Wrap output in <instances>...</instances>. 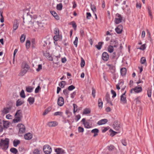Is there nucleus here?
Segmentation results:
<instances>
[{
  "label": "nucleus",
  "mask_w": 154,
  "mask_h": 154,
  "mask_svg": "<svg viewBox=\"0 0 154 154\" xmlns=\"http://www.w3.org/2000/svg\"><path fill=\"white\" fill-rule=\"evenodd\" d=\"M32 22V25L30 27H32L33 28H35L36 30L41 29L44 27V24L42 22V20H39L38 18L35 19Z\"/></svg>",
  "instance_id": "f257e3e1"
},
{
  "label": "nucleus",
  "mask_w": 154,
  "mask_h": 154,
  "mask_svg": "<svg viewBox=\"0 0 154 154\" xmlns=\"http://www.w3.org/2000/svg\"><path fill=\"white\" fill-rule=\"evenodd\" d=\"M35 17H37L36 16H35V17L32 18V16L31 15L27 14L23 17V23H26L28 26V27L29 28L31 26V25L33 22L32 21H34L35 19Z\"/></svg>",
  "instance_id": "f03ea898"
},
{
  "label": "nucleus",
  "mask_w": 154,
  "mask_h": 154,
  "mask_svg": "<svg viewBox=\"0 0 154 154\" xmlns=\"http://www.w3.org/2000/svg\"><path fill=\"white\" fill-rule=\"evenodd\" d=\"M21 67V71L18 75L20 76H23L26 73L29 68L28 65L25 62H23L22 63Z\"/></svg>",
  "instance_id": "7ed1b4c3"
},
{
  "label": "nucleus",
  "mask_w": 154,
  "mask_h": 154,
  "mask_svg": "<svg viewBox=\"0 0 154 154\" xmlns=\"http://www.w3.org/2000/svg\"><path fill=\"white\" fill-rule=\"evenodd\" d=\"M9 140L5 138V140L1 139L0 142V147L3 149L6 150L8 147Z\"/></svg>",
  "instance_id": "20e7f679"
},
{
  "label": "nucleus",
  "mask_w": 154,
  "mask_h": 154,
  "mask_svg": "<svg viewBox=\"0 0 154 154\" xmlns=\"http://www.w3.org/2000/svg\"><path fill=\"white\" fill-rule=\"evenodd\" d=\"M15 118L13 120V122L15 123H17L20 121L22 117V111L21 110H18L15 115Z\"/></svg>",
  "instance_id": "39448f33"
},
{
  "label": "nucleus",
  "mask_w": 154,
  "mask_h": 154,
  "mask_svg": "<svg viewBox=\"0 0 154 154\" xmlns=\"http://www.w3.org/2000/svg\"><path fill=\"white\" fill-rule=\"evenodd\" d=\"M19 129V134H22L25 132L26 128L25 126L22 124H19L17 125Z\"/></svg>",
  "instance_id": "423d86ee"
},
{
  "label": "nucleus",
  "mask_w": 154,
  "mask_h": 154,
  "mask_svg": "<svg viewBox=\"0 0 154 154\" xmlns=\"http://www.w3.org/2000/svg\"><path fill=\"white\" fill-rule=\"evenodd\" d=\"M113 127L114 129L117 131H120L121 129L120 123L117 121L114 122L113 125Z\"/></svg>",
  "instance_id": "0eeeda50"
},
{
  "label": "nucleus",
  "mask_w": 154,
  "mask_h": 154,
  "mask_svg": "<svg viewBox=\"0 0 154 154\" xmlns=\"http://www.w3.org/2000/svg\"><path fill=\"white\" fill-rule=\"evenodd\" d=\"M43 150L46 154H50L52 151L51 147L48 145H45L44 146Z\"/></svg>",
  "instance_id": "6e6552de"
},
{
  "label": "nucleus",
  "mask_w": 154,
  "mask_h": 154,
  "mask_svg": "<svg viewBox=\"0 0 154 154\" xmlns=\"http://www.w3.org/2000/svg\"><path fill=\"white\" fill-rule=\"evenodd\" d=\"M116 17L115 18L114 22L116 24H118L122 22V17L119 14L116 15Z\"/></svg>",
  "instance_id": "1a4fd4ad"
},
{
  "label": "nucleus",
  "mask_w": 154,
  "mask_h": 154,
  "mask_svg": "<svg viewBox=\"0 0 154 154\" xmlns=\"http://www.w3.org/2000/svg\"><path fill=\"white\" fill-rule=\"evenodd\" d=\"M106 100L108 104V105L112 106L114 105L110 100L109 94L108 93L106 94Z\"/></svg>",
  "instance_id": "9d476101"
},
{
  "label": "nucleus",
  "mask_w": 154,
  "mask_h": 154,
  "mask_svg": "<svg viewBox=\"0 0 154 154\" xmlns=\"http://www.w3.org/2000/svg\"><path fill=\"white\" fill-rule=\"evenodd\" d=\"M11 106H7L4 107L2 110V113L4 114H6L9 113L11 110Z\"/></svg>",
  "instance_id": "9b49d317"
},
{
  "label": "nucleus",
  "mask_w": 154,
  "mask_h": 154,
  "mask_svg": "<svg viewBox=\"0 0 154 154\" xmlns=\"http://www.w3.org/2000/svg\"><path fill=\"white\" fill-rule=\"evenodd\" d=\"M58 123L56 121H51L47 123L49 127H54L57 126Z\"/></svg>",
  "instance_id": "f8f14e48"
},
{
  "label": "nucleus",
  "mask_w": 154,
  "mask_h": 154,
  "mask_svg": "<svg viewBox=\"0 0 154 154\" xmlns=\"http://www.w3.org/2000/svg\"><path fill=\"white\" fill-rule=\"evenodd\" d=\"M43 55L49 60L51 61L52 60V58L50 56L49 52L47 51H46L45 53H43Z\"/></svg>",
  "instance_id": "ddd939ff"
},
{
  "label": "nucleus",
  "mask_w": 154,
  "mask_h": 154,
  "mask_svg": "<svg viewBox=\"0 0 154 154\" xmlns=\"http://www.w3.org/2000/svg\"><path fill=\"white\" fill-rule=\"evenodd\" d=\"M123 29V27L122 25H119L115 29L116 32L118 34H120L122 33Z\"/></svg>",
  "instance_id": "4468645a"
},
{
  "label": "nucleus",
  "mask_w": 154,
  "mask_h": 154,
  "mask_svg": "<svg viewBox=\"0 0 154 154\" xmlns=\"http://www.w3.org/2000/svg\"><path fill=\"white\" fill-rule=\"evenodd\" d=\"M134 91L136 93H139L142 91V88L141 87H135L134 88L131 89V92L132 93L133 91Z\"/></svg>",
  "instance_id": "2eb2a0df"
},
{
  "label": "nucleus",
  "mask_w": 154,
  "mask_h": 154,
  "mask_svg": "<svg viewBox=\"0 0 154 154\" xmlns=\"http://www.w3.org/2000/svg\"><path fill=\"white\" fill-rule=\"evenodd\" d=\"M109 57V56L108 53L106 52H103L102 55V59L104 61H107Z\"/></svg>",
  "instance_id": "dca6fc26"
},
{
  "label": "nucleus",
  "mask_w": 154,
  "mask_h": 154,
  "mask_svg": "<svg viewBox=\"0 0 154 154\" xmlns=\"http://www.w3.org/2000/svg\"><path fill=\"white\" fill-rule=\"evenodd\" d=\"M64 100L62 97H59L57 100V104L59 106H62L64 103Z\"/></svg>",
  "instance_id": "f3484780"
},
{
  "label": "nucleus",
  "mask_w": 154,
  "mask_h": 154,
  "mask_svg": "<svg viewBox=\"0 0 154 154\" xmlns=\"http://www.w3.org/2000/svg\"><path fill=\"white\" fill-rule=\"evenodd\" d=\"M108 122V120L106 119H102L98 121L97 123V124L100 125L106 124Z\"/></svg>",
  "instance_id": "a211bd4d"
},
{
  "label": "nucleus",
  "mask_w": 154,
  "mask_h": 154,
  "mask_svg": "<svg viewBox=\"0 0 154 154\" xmlns=\"http://www.w3.org/2000/svg\"><path fill=\"white\" fill-rule=\"evenodd\" d=\"M85 127L87 128H90L91 127L92 125L90 124V121H86V122L84 123Z\"/></svg>",
  "instance_id": "6ab92c4d"
},
{
  "label": "nucleus",
  "mask_w": 154,
  "mask_h": 154,
  "mask_svg": "<svg viewBox=\"0 0 154 154\" xmlns=\"http://www.w3.org/2000/svg\"><path fill=\"white\" fill-rule=\"evenodd\" d=\"M25 139L26 140H29L32 137V135L30 133H28L24 135Z\"/></svg>",
  "instance_id": "aec40b11"
},
{
  "label": "nucleus",
  "mask_w": 154,
  "mask_h": 154,
  "mask_svg": "<svg viewBox=\"0 0 154 154\" xmlns=\"http://www.w3.org/2000/svg\"><path fill=\"white\" fill-rule=\"evenodd\" d=\"M18 26V23H17V20H15L14 22L13 29V32H14L17 29Z\"/></svg>",
  "instance_id": "412c9836"
},
{
  "label": "nucleus",
  "mask_w": 154,
  "mask_h": 154,
  "mask_svg": "<svg viewBox=\"0 0 154 154\" xmlns=\"http://www.w3.org/2000/svg\"><path fill=\"white\" fill-rule=\"evenodd\" d=\"M50 12L51 14L54 17V18L57 20L59 19V17L57 15V13L54 11H51Z\"/></svg>",
  "instance_id": "4be33fe9"
},
{
  "label": "nucleus",
  "mask_w": 154,
  "mask_h": 154,
  "mask_svg": "<svg viewBox=\"0 0 154 154\" xmlns=\"http://www.w3.org/2000/svg\"><path fill=\"white\" fill-rule=\"evenodd\" d=\"M55 151L56 152V154H62L63 153L64 150L61 148H58L56 149Z\"/></svg>",
  "instance_id": "5701e85b"
},
{
  "label": "nucleus",
  "mask_w": 154,
  "mask_h": 154,
  "mask_svg": "<svg viewBox=\"0 0 154 154\" xmlns=\"http://www.w3.org/2000/svg\"><path fill=\"white\" fill-rule=\"evenodd\" d=\"M91 109L89 108H86L85 109L83 112V114L86 115L89 114L91 113Z\"/></svg>",
  "instance_id": "b1692460"
},
{
  "label": "nucleus",
  "mask_w": 154,
  "mask_h": 154,
  "mask_svg": "<svg viewBox=\"0 0 154 154\" xmlns=\"http://www.w3.org/2000/svg\"><path fill=\"white\" fill-rule=\"evenodd\" d=\"M127 72V69L125 68H123L120 70V72L121 75L122 76L125 75Z\"/></svg>",
  "instance_id": "393cba45"
},
{
  "label": "nucleus",
  "mask_w": 154,
  "mask_h": 154,
  "mask_svg": "<svg viewBox=\"0 0 154 154\" xmlns=\"http://www.w3.org/2000/svg\"><path fill=\"white\" fill-rule=\"evenodd\" d=\"M20 143V141L18 140H15L13 141V145L14 147H17Z\"/></svg>",
  "instance_id": "a878e982"
},
{
  "label": "nucleus",
  "mask_w": 154,
  "mask_h": 154,
  "mask_svg": "<svg viewBox=\"0 0 154 154\" xmlns=\"http://www.w3.org/2000/svg\"><path fill=\"white\" fill-rule=\"evenodd\" d=\"M103 43V42H98V44L96 45L95 46L98 50H100L102 48Z\"/></svg>",
  "instance_id": "bb28decb"
},
{
  "label": "nucleus",
  "mask_w": 154,
  "mask_h": 154,
  "mask_svg": "<svg viewBox=\"0 0 154 154\" xmlns=\"http://www.w3.org/2000/svg\"><path fill=\"white\" fill-rule=\"evenodd\" d=\"M23 101L21 99H18L16 102V106H20L23 103Z\"/></svg>",
  "instance_id": "cd10ccee"
},
{
  "label": "nucleus",
  "mask_w": 154,
  "mask_h": 154,
  "mask_svg": "<svg viewBox=\"0 0 154 154\" xmlns=\"http://www.w3.org/2000/svg\"><path fill=\"white\" fill-rule=\"evenodd\" d=\"M28 101L29 102L30 104L32 105L34 102V98L33 97H30L28 98Z\"/></svg>",
  "instance_id": "c85d7f7f"
},
{
  "label": "nucleus",
  "mask_w": 154,
  "mask_h": 154,
  "mask_svg": "<svg viewBox=\"0 0 154 154\" xmlns=\"http://www.w3.org/2000/svg\"><path fill=\"white\" fill-rule=\"evenodd\" d=\"M33 88L31 87L28 86L26 87V91L29 93H31L32 92Z\"/></svg>",
  "instance_id": "c756f323"
},
{
  "label": "nucleus",
  "mask_w": 154,
  "mask_h": 154,
  "mask_svg": "<svg viewBox=\"0 0 154 154\" xmlns=\"http://www.w3.org/2000/svg\"><path fill=\"white\" fill-rule=\"evenodd\" d=\"M121 101L123 103H125L126 101L125 96L121 95Z\"/></svg>",
  "instance_id": "7c9ffc66"
},
{
  "label": "nucleus",
  "mask_w": 154,
  "mask_h": 154,
  "mask_svg": "<svg viewBox=\"0 0 154 154\" xmlns=\"http://www.w3.org/2000/svg\"><path fill=\"white\" fill-rule=\"evenodd\" d=\"M51 109V108L50 107H48L46 109L44 112L43 113V115L45 116L48 114Z\"/></svg>",
  "instance_id": "2f4dec72"
},
{
  "label": "nucleus",
  "mask_w": 154,
  "mask_h": 154,
  "mask_svg": "<svg viewBox=\"0 0 154 154\" xmlns=\"http://www.w3.org/2000/svg\"><path fill=\"white\" fill-rule=\"evenodd\" d=\"M10 151L11 152L15 154H17L18 152L17 149L14 148H11L10 149Z\"/></svg>",
  "instance_id": "473e14b6"
},
{
  "label": "nucleus",
  "mask_w": 154,
  "mask_h": 154,
  "mask_svg": "<svg viewBox=\"0 0 154 154\" xmlns=\"http://www.w3.org/2000/svg\"><path fill=\"white\" fill-rule=\"evenodd\" d=\"M26 38V35L24 34L22 35L20 38V42L22 43H23L24 41Z\"/></svg>",
  "instance_id": "72a5a7b5"
},
{
  "label": "nucleus",
  "mask_w": 154,
  "mask_h": 154,
  "mask_svg": "<svg viewBox=\"0 0 154 154\" xmlns=\"http://www.w3.org/2000/svg\"><path fill=\"white\" fill-rule=\"evenodd\" d=\"M15 104V102L14 101L10 100L7 103V105L8 106H12Z\"/></svg>",
  "instance_id": "f704fd0d"
},
{
  "label": "nucleus",
  "mask_w": 154,
  "mask_h": 154,
  "mask_svg": "<svg viewBox=\"0 0 154 154\" xmlns=\"http://www.w3.org/2000/svg\"><path fill=\"white\" fill-rule=\"evenodd\" d=\"M3 126H4V128H8L9 127V123L8 122H7V121L4 122V121H3Z\"/></svg>",
  "instance_id": "c9c22d12"
},
{
  "label": "nucleus",
  "mask_w": 154,
  "mask_h": 154,
  "mask_svg": "<svg viewBox=\"0 0 154 154\" xmlns=\"http://www.w3.org/2000/svg\"><path fill=\"white\" fill-rule=\"evenodd\" d=\"M65 81H61L59 84V86L62 88H63L65 85Z\"/></svg>",
  "instance_id": "e433bc0d"
},
{
  "label": "nucleus",
  "mask_w": 154,
  "mask_h": 154,
  "mask_svg": "<svg viewBox=\"0 0 154 154\" xmlns=\"http://www.w3.org/2000/svg\"><path fill=\"white\" fill-rule=\"evenodd\" d=\"M63 114V112H55L54 114V116H62Z\"/></svg>",
  "instance_id": "4c0bfd02"
},
{
  "label": "nucleus",
  "mask_w": 154,
  "mask_h": 154,
  "mask_svg": "<svg viewBox=\"0 0 154 154\" xmlns=\"http://www.w3.org/2000/svg\"><path fill=\"white\" fill-rule=\"evenodd\" d=\"M63 6L61 3L57 4V9L58 10H61L62 9Z\"/></svg>",
  "instance_id": "58836bf2"
},
{
  "label": "nucleus",
  "mask_w": 154,
  "mask_h": 154,
  "mask_svg": "<svg viewBox=\"0 0 154 154\" xmlns=\"http://www.w3.org/2000/svg\"><path fill=\"white\" fill-rule=\"evenodd\" d=\"M67 116V117L69 118L72 115V113L69 110H66L65 112Z\"/></svg>",
  "instance_id": "ea45409f"
},
{
  "label": "nucleus",
  "mask_w": 154,
  "mask_h": 154,
  "mask_svg": "<svg viewBox=\"0 0 154 154\" xmlns=\"http://www.w3.org/2000/svg\"><path fill=\"white\" fill-rule=\"evenodd\" d=\"M107 149L110 151L112 150L114 148V146L113 145H110L107 147Z\"/></svg>",
  "instance_id": "a19ab883"
},
{
  "label": "nucleus",
  "mask_w": 154,
  "mask_h": 154,
  "mask_svg": "<svg viewBox=\"0 0 154 154\" xmlns=\"http://www.w3.org/2000/svg\"><path fill=\"white\" fill-rule=\"evenodd\" d=\"M70 23L71 24H72V27L74 28V29L75 30L76 28V24L75 22L74 21H73L71 22Z\"/></svg>",
  "instance_id": "79ce46f5"
},
{
  "label": "nucleus",
  "mask_w": 154,
  "mask_h": 154,
  "mask_svg": "<svg viewBox=\"0 0 154 154\" xmlns=\"http://www.w3.org/2000/svg\"><path fill=\"white\" fill-rule=\"evenodd\" d=\"M108 50L110 53H112L113 51V46L110 45L108 47Z\"/></svg>",
  "instance_id": "37998d69"
},
{
  "label": "nucleus",
  "mask_w": 154,
  "mask_h": 154,
  "mask_svg": "<svg viewBox=\"0 0 154 154\" xmlns=\"http://www.w3.org/2000/svg\"><path fill=\"white\" fill-rule=\"evenodd\" d=\"M81 66L82 67H83L85 65V61L81 57Z\"/></svg>",
  "instance_id": "c03bdc74"
},
{
  "label": "nucleus",
  "mask_w": 154,
  "mask_h": 154,
  "mask_svg": "<svg viewBox=\"0 0 154 154\" xmlns=\"http://www.w3.org/2000/svg\"><path fill=\"white\" fill-rule=\"evenodd\" d=\"M146 59L145 57H142L140 60V62L141 64H144L146 62Z\"/></svg>",
  "instance_id": "a18cd8bd"
},
{
  "label": "nucleus",
  "mask_w": 154,
  "mask_h": 154,
  "mask_svg": "<svg viewBox=\"0 0 154 154\" xmlns=\"http://www.w3.org/2000/svg\"><path fill=\"white\" fill-rule=\"evenodd\" d=\"M99 132V130L97 128L94 129L91 131V133L94 134L98 133Z\"/></svg>",
  "instance_id": "49530a36"
},
{
  "label": "nucleus",
  "mask_w": 154,
  "mask_h": 154,
  "mask_svg": "<svg viewBox=\"0 0 154 154\" xmlns=\"http://www.w3.org/2000/svg\"><path fill=\"white\" fill-rule=\"evenodd\" d=\"M75 87L72 85H71L68 88V91H71L75 88Z\"/></svg>",
  "instance_id": "de8ad7c7"
},
{
  "label": "nucleus",
  "mask_w": 154,
  "mask_h": 154,
  "mask_svg": "<svg viewBox=\"0 0 154 154\" xmlns=\"http://www.w3.org/2000/svg\"><path fill=\"white\" fill-rule=\"evenodd\" d=\"M69 92L68 91V90L67 89H64L63 91V93L64 94L66 97H68V95L69 94Z\"/></svg>",
  "instance_id": "09e8293b"
},
{
  "label": "nucleus",
  "mask_w": 154,
  "mask_h": 154,
  "mask_svg": "<svg viewBox=\"0 0 154 154\" xmlns=\"http://www.w3.org/2000/svg\"><path fill=\"white\" fill-rule=\"evenodd\" d=\"M30 42L29 40H27L26 42V47L27 48H29L30 46Z\"/></svg>",
  "instance_id": "8fccbe9b"
},
{
  "label": "nucleus",
  "mask_w": 154,
  "mask_h": 154,
  "mask_svg": "<svg viewBox=\"0 0 154 154\" xmlns=\"http://www.w3.org/2000/svg\"><path fill=\"white\" fill-rule=\"evenodd\" d=\"M20 96L21 97L23 98L25 97V95L24 93V91L23 90H22L20 93Z\"/></svg>",
  "instance_id": "3c124183"
},
{
  "label": "nucleus",
  "mask_w": 154,
  "mask_h": 154,
  "mask_svg": "<svg viewBox=\"0 0 154 154\" xmlns=\"http://www.w3.org/2000/svg\"><path fill=\"white\" fill-rule=\"evenodd\" d=\"M33 154H40V151L38 149H35L33 151Z\"/></svg>",
  "instance_id": "603ef678"
},
{
  "label": "nucleus",
  "mask_w": 154,
  "mask_h": 154,
  "mask_svg": "<svg viewBox=\"0 0 154 154\" xmlns=\"http://www.w3.org/2000/svg\"><path fill=\"white\" fill-rule=\"evenodd\" d=\"M54 33L57 35H59V30L57 28H55L54 30Z\"/></svg>",
  "instance_id": "864d4df0"
},
{
  "label": "nucleus",
  "mask_w": 154,
  "mask_h": 154,
  "mask_svg": "<svg viewBox=\"0 0 154 154\" xmlns=\"http://www.w3.org/2000/svg\"><path fill=\"white\" fill-rule=\"evenodd\" d=\"M148 10L149 15L151 17V19H152L153 17L152 16V12L150 10V8L148 7Z\"/></svg>",
  "instance_id": "5fc2aeb1"
},
{
  "label": "nucleus",
  "mask_w": 154,
  "mask_h": 154,
  "mask_svg": "<svg viewBox=\"0 0 154 154\" xmlns=\"http://www.w3.org/2000/svg\"><path fill=\"white\" fill-rule=\"evenodd\" d=\"M78 131L79 132H83L84 131V129L82 127L80 126L78 128Z\"/></svg>",
  "instance_id": "6e6d98bb"
},
{
  "label": "nucleus",
  "mask_w": 154,
  "mask_h": 154,
  "mask_svg": "<svg viewBox=\"0 0 154 154\" xmlns=\"http://www.w3.org/2000/svg\"><path fill=\"white\" fill-rule=\"evenodd\" d=\"M103 102L100 98H99L98 100V106H102Z\"/></svg>",
  "instance_id": "4d7b16f0"
},
{
  "label": "nucleus",
  "mask_w": 154,
  "mask_h": 154,
  "mask_svg": "<svg viewBox=\"0 0 154 154\" xmlns=\"http://www.w3.org/2000/svg\"><path fill=\"white\" fill-rule=\"evenodd\" d=\"M112 131L111 134V135L112 137L114 136L116 134V133L119 132V131H118L117 132H116L112 130Z\"/></svg>",
  "instance_id": "13d9d810"
},
{
  "label": "nucleus",
  "mask_w": 154,
  "mask_h": 154,
  "mask_svg": "<svg viewBox=\"0 0 154 154\" xmlns=\"http://www.w3.org/2000/svg\"><path fill=\"white\" fill-rule=\"evenodd\" d=\"M87 16L86 18L87 19H90V17H91V15L90 13L87 12L86 13Z\"/></svg>",
  "instance_id": "bf43d9fd"
},
{
  "label": "nucleus",
  "mask_w": 154,
  "mask_h": 154,
  "mask_svg": "<svg viewBox=\"0 0 154 154\" xmlns=\"http://www.w3.org/2000/svg\"><path fill=\"white\" fill-rule=\"evenodd\" d=\"M145 45V44L142 45L139 49L142 50H144L146 49Z\"/></svg>",
  "instance_id": "052dcab7"
},
{
  "label": "nucleus",
  "mask_w": 154,
  "mask_h": 154,
  "mask_svg": "<svg viewBox=\"0 0 154 154\" xmlns=\"http://www.w3.org/2000/svg\"><path fill=\"white\" fill-rule=\"evenodd\" d=\"M111 92L112 94L113 95L112 96V97L113 98L115 97L116 96V93L114 90H111Z\"/></svg>",
  "instance_id": "680f3d73"
},
{
  "label": "nucleus",
  "mask_w": 154,
  "mask_h": 154,
  "mask_svg": "<svg viewBox=\"0 0 154 154\" xmlns=\"http://www.w3.org/2000/svg\"><path fill=\"white\" fill-rule=\"evenodd\" d=\"M95 90L93 88H92V94L93 97L94 98L95 96Z\"/></svg>",
  "instance_id": "e2e57ef3"
},
{
  "label": "nucleus",
  "mask_w": 154,
  "mask_h": 154,
  "mask_svg": "<svg viewBox=\"0 0 154 154\" xmlns=\"http://www.w3.org/2000/svg\"><path fill=\"white\" fill-rule=\"evenodd\" d=\"M91 10L92 11L94 12L95 11H96V8L94 6V5L92 6V5H91Z\"/></svg>",
  "instance_id": "0e129e2a"
},
{
  "label": "nucleus",
  "mask_w": 154,
  "mask_h": 154,
  "mask_svg": "<svg viewBox=\"0 0 154 154\" xmlns=\"http://www.w3.org/2000/svg\"><path fill=\"white\" fill-rule=\"evenodd\" d=\"M76 118L75 119V120L76 122H77L81 118L80 115H78L75 116Z\"/></svg>",
  "instance_id": "69168bd1"
},
{
  "label": "nucleus",
  "mask_w": 154,
  "mask_h": 154,
  "mask_svg": "<svg viewBox=\"0 0 154 154\" xmlns=\"http://www.w3.org/2000/svg\"><path fill=\"white\" fill-rule=\"evenodd\" d=\"M31 46L33 48H34L35 47V41L34 40H32V41Z\"/></svg>",
  "instance_id": "338daca9"
},
{
  "label": "nucleus",
  "mask_w": 154,
  "mask_h": 154,
  "mask_svg": "<svg viewBox=\"0 0 154 154\" xmlns=\"http://www.w3.org/2000/svg\"><path fill=\"white\" fill-rule=\"evenodd\" d=\"M42 69V65L41 64H39L38 65V68L36 70L38 72L40 70Z\"/></svg>",
  "instance_id": "774afa93"
}]
</instances>
